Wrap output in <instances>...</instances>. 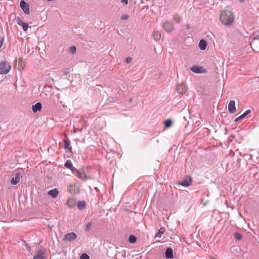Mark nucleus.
Masks as SVG:
<instances>
[{
  "label": "nucleus",
  "mask_w": 259,
  "mask_h": 259,
  "mask_svg": "<svg viewBox=\"0 0 259 259\" xmlns=\"http://www.w3.org/2000/svg\"><path fill=\"white\" fill-rule=\"evenodd\" d=\"M35 252H36L37 253L36 255H34L33 259H46V251L44 249H42V248L38 245L34 246Z\"/></svg>",
  "instance_id": "1"
},
{
  "label": "nucleus",
  "mask_w": 259,
  "mask_h": 259,
  "mask_svg": "<svg viewBox=\"0 0 259 259\" xmlns=\"http://www.w3.org/2000/svg\"><path fill=\"white\" fill-rule=\"evenodd\" d=\"M11 68V65L7 61L3 60L0 63V74H7L10 71Z\"/></svg>",
  "instance_id": "2"
},
{
  "label": "nucleus",
  "mask_w": 259,
  "mask_h": 259,
  "mask_svg": "<svg viewBox=\"0 0 259 259\" xmlns=\"http://www.w3.org/2000/svg\"><path fill=\"white\" fill-rule=\"evenodd\" d=\"M219 20L223 25L227 27L231 26L234 21V17H219Z\"/></svg>",
  "instance_id": "3"
},
{
  "label": "nucleus",
  "mask_w": 259,
  "mask_h": 259,
  "mask_svg": "<svg viewBox=\"0 0 259 259\" xmlns=\"http://www.w3.org/2000/svg\"><path fill=\"white\" fill-rule=\"evenodd\" d=\"M22 178V174L19 172L17 171L16 172L15 176L12 177L11 180V183L12 185H17L20 181V180Z\"/></svg>",
  "instance_id": "4"
},
{
  "label": "nucleus",
  "mask_w": 259,
  "mask_h": 259,
  "mask_svg": "<svg viewBox=\"0 0 259 259\" xmlns=\"http://www.w3.org/2000/svg\"><path fill=\"white\" fill-rule=\"evenodd\" d=\"M191 70L195 73H206V70L202 66L194 65L191 67Z\"/></svg>",
  "instance_id": "5"
},
{
  "label": "nucleus",
  "mask_w": 259,
  "mask_h": 259,
  "mask_svg": "<svg viewBox=\"0 0 259 259\" xmlns=\"http://www.w3.org/2000/svg\"><path fill=\"white\" fill-rule=\"evenodd\" d=\"M72 173L75 175L80 180L83 181L86 180V175L82 169L77 170L75 168Z\"/></svg>",
  "instance_id": "6"
},
{
  "label": "nucleus",
  "mask_w": 259,
  "mask_h": 259,
  "mask_svg": "<svg viewBox=\"0 0 259 259\" xmlns=\"http://www.w3.org/2000/svg\"><path fill=\"white\" fill-rule=\"evenodd\" d=\"M20 6L21 9L23 10L25 14H29V5L28 3L25 2L24 0L20 1Z\"/></svg>",
  "instance_id": "7"
},
{
  "label": "nucleus",
  "mask_w": 259,
  "mask_h": 259,
  "mask_svg": "<svg viewBox=\"0 0 259 259\" xmlns=\"http://www.w3.org/2000/svg\"><path fill=\"white\" fill-rule=\"evenodd\" d=\"M192 180L190 177L187 176L184 179L179 183V184L187 187L191 185Z\"/></svg>",
  "instance_id": "8"
},
{
  "label": "nucleus",
  "mask_w": 259,
  "mask_h": 259,
  "mask_svg": "<svg viewBox=\"0 0 259 259\" xmlns=\"http://www.w3.org/2000/svg\"><path fill=\"white\" fill-rule=\"evenodd\" d=\"M77 237L76 234L74 232H70L66 234L63 237L64 241H72Z\"/></svg>",
  "instance_id": "9"
},
{
  "label": "nucleus",
  "mask_w": 259,
  "mask_h": 259,
  "mask_svg": "<svg viewBox=\"0 0 259 259\" xmlns=\"http://www.w3.org/2000/svg\"><path fill=\"white\" fill-rule=\"evenodd\" d=\"M16 22L19 25L22 26V29L24 31H26L27 30L28 28V24L23 22L20 17H16Z\"/></svg>",
  "instance_id": "10"
},
{
  "label": "nucleus",
  "mask_w": 259,
  "mask_h": 259,
  "mask_svg": "<svg viewBox=\"0 0 259 259\" xmlns=\"http://www.w3.org/2000/svg\"><path fill=\"white\" fill-rule=\"evenodd\" d=\"M228 111L230 113H234L236 112L235 102L233 100L230 101L228 104Z\"/></svg>",
  "instance_id": "11"
},
{
  "label": "nucleus",
  "mask_w": 259,
  "mask_h": 259,
  "mask_svg": "<svg viewBox=\"0 0 259 259\" xmlns=\"http://www.w3.org/2000/svg\"><path fill=\"white\" fill-rule=\"evenodd\" d=\"M163 27L167 32H169L174 29L173 25L169 22H165L163 23Z\"/></svg>",
  "instance_id": "12"
},
{
  "label": "nucleus",
  "mask_w": 259,
  "mask_h": 259,
  "mask_svg": "<svg viewBox=\"0 0 259 259\" xmlns=\"http://www.w3.org/2000/svg\"><path fill=\"white\" fill-rule=\"evenodd\" d=\"M59 193V190L57 188H54L48 191V194L53 198H56L58 196Z\"/></svg>",
  "instance_id": "13"
},
{
  "label": "nucleus",
  "mask_w": 259,
  "mask_h": 259,
  "mask_svg": "<svg viewBox=\"0 0 259 259\" xmlns=\"http://www.w3.org/2000/svg\"><path fill=\"white\" fill-rule=\"evenodd\" d=\"M42 108V105L40 102H37L35 104L33 105L32 109L33 112L36 113L38 111H40Z\"/></svg>",
  "instance_id": "14"
},
{
  "label": "nucleus",
  "mask_w": 259,
  "mask_h": 259,
  "mask_svg": "<svg viewBox=\"0 0 259 259\" xmlns=\"http://www.w3.org/2000/svg\"><path fill=\"white\" fill-rule=\"evenodd\" d=\"M165 257L166 258H172L174 257L173 255V251L172 249L168 247L166 249L165 252Z\"/></svg>",
  "instance_id": "15"
},
{
  "label": "nucleus",
  "mask_w": 259,
  "mask_h": 259,
  "mask_svg": "<svg viewBox=\"0 0 259 259\" xmlns=\"http://www.w3.org/2000/svg\"><path fill=\"white\" fill-rule=\"evenodd\" d=\"M198 46L201 50L204 51L206 49L207 42L204 39H201L199 42Z\"/></svg>",
  "instance_id": "16"
},
{
  "label": "nucleus",
  "mask_w": 259,
  "mask_h": 259,
  "mask_svg": "<svg viewBox=\"0 0 259 259\" xmlns=\"http://www.w3.org/2000/svg\"><path fill=\"white\" fill-rule=\"evenodd\" d=\"M64 166L67 168L70 169L72 172L76 168L72 165V162L70 160H67L64 164Z\"/></svg>",
  "instance_id": "17"
},
{
  "label": "nucleus",
  "mask_w": 259,
  "mask_h": 259,
  "mask_svg": "<svg viewBox=\"0 0 259 259\" xmlns=\"http://www.w3.org/2000/svg\"><path fill=\"white\" fill-rule=\"evenodd\" d=\"M251 112V110L248 109L245 112H244L243 114H242L241 115H240L239 117L236 118L234 119V121L236 122L238 121L240 119H241L245 117L248 114L250 113Z\"/></svg>",
  "instance_id": "18"
},
{
  "label": "nucleus",
  "mask_w": 259,
  "mask_h": 259,
  "mask_svg": "<svg viewBox=\"0 0 259 259\" xmlns=\"http://www.w3.org/2000/svg\"><path fill=\"white\" fill-rule=\"evenodd\" d=\"M232 13L231 11L229 10H226L225 11L222 12L220 16H232Z\"/></svg>",
  "instance_id": "19"
},
{
  "label": "nucleus",
  "mask_w": 259,
  "mask_h": 259,
  "mask_svg": "<svg viewBox=\"0 0 259 259\" xmlns=\"http://www.w3.org/2000/svg\"><path fill=\"white\" fill-rule=\"evenodd\" d=\"M165 232V228L163 227L160 228L155 235V237L161 238L162 235Z\"/></svg>",
  "instance_id": "20"
},
{
  "label": "nucleus",
  "mask_w": 259,
  "mask_h": 259,
  "mask_svg": "<svg viewBox=\"0 0 259 259\" xmlns=\"http://www.w3.org/2000/svg\"><path fill=\"white\" fill-rule=\"evenodd\" d=\"M64 148L65 149H68L70 151H71L72 147L70 145V142L68 140L64 141Z\"/></svg>",
  "instance_id": "21"
},
{
  "label": "nucleus",
  "mask_w": 259,
  "mask_h": 259,
  "mask_svg": "<svg viewBox=\"0 0 259 259\" xmlns=\"http://www.w3.org/2000/svg\"><path fill=\"white\" fill-rule=\"evenodd\" d=\"M153 36L155 40H157L161 37V33L159 31H155L154 32Z\"/></svg>",
  "instance_id": "22"
},
{
  "label": "nucleus",
  "mask_w": 259,
  "mask_h": 259,
  "mask_svg": "<svg viewBox=\"0 0 259 259\" xmlns=\"http://www.w3.org/2000/svg\"><path fill=\"white\" fill-rule=\"evenodd\" d=\"M85 202L84 201H78L77 202V207L78 209L81 210L84 207Z\"/></svg>",
  "instance_id": "23"
},
{
  "label": "nucleus",
  "mask_w": 259,
  "mask_h": 259,
  "mask_svg": "<svg viewBox=\"0 0 259 259\" xmlns=\"http://www.w3.org/2000/svg\"><path fill=\"white\" fill-rule=\"evenodd\" d=\"M128 241L131 243H134L137 241V238L133 235H131L128 238Z\"/></svg>",
  "instance_id": "24"
},
{
  "label": "nucleus",
  "mask_w": 259,
  "mask_h": 259,
  "mask_svg": "<svg viewBox=\"0 0 259 259\" xmlns=\"http://www.w3.org/2000/svg\"><path fill=\"white\" fill-rule=\"evenodd\" d=\"M172 121L170 119H167L164 121V125L166 127H169L171 126Z\"/></svg>",
  "instance_id": "25"
},
{
  "label": "nucleus",
  "mask_w": 259,
  "mask_h": 259,
  "mask_svg": "<svg viewBox=\"0 0 259 259\" xmlns=\"http://www.w3.org/2000/svg\"><path fill=\"white\" fill-rule=\"evenodd\" d=\"M234 237L237 240H240L242 238V236L240 233L237 232L235 234Z\"/></svg>",
  "instance_id": "26"
},
{
  "label": "nucleus",
  "mask_w": 259,
  "mask_h": 259,
  "mask_svg": "<svg viewBox=\"0 0 259 259\" xmlns=\"http://www.w3.org/2000/svg\"><path fill=\"white\" fill-rule=\"evenodd\" d=\"M76 51V48L75 46H71L69 48V52L72 54H74Z\"/></svg>",
  "instance_id": "27"
},
{
  "label": "nucleus",
  "mask_w": 259,
  "mask_h": 259,
  "mask_svg": "<svg viewBox=\"0 0 259 259\" xmlns=\"http://www.w3.org/2000/svg\"><path fill=\"white\" fill-rule=\"evenodd\" d=\"M89 258H90L89 255L85 253H82L80 257V259H89Z\"/></svg>",
  "instance_id": "28"
},
{
  "label": "nucleus",
  "mask_w": 259,
  "mask_h": 259,
  "mask_svg": "<svg viewBox=\"0 0 259 259\" xmlns=\"http://www.w3.org/2000/svg\"><path fill=\"white\" fill-rule=\"evenodd\" d=\"M91 226H92L91 223H88L85 226V230L89 231L91 229Z\"/></svg>",
  "instance_id": "29"
},
{
  "label": "nucleus",
  "mask_w": 259,
  "mask_h": 259,
  "mask_svg": "<svg viewBox=\"0 0 259 259\" xmlns=\"http://www.w3.org/2000/svg\"><path fill=\"white\" fill-rule=\"evenodd\" d=\"M132 61V58L131 57H128L126 58L125 61L127 64L131 63Z\"/></svg>",
  "instance_id": "30"
},
{
  "label": "nucleus",
  "mask_w": 259,
  "mask_h": 259,
  "mask_svg": "<svg viewBox=\"0 0 259 259\" xmlns=\"http://www.w3.org/2000/svg\"><path fill=\"white\" fill-rule=\"evenodd\" d=\"M25 247L26 248V249L29 251V252L31 254H33V251H31V249H30V247L27 245V244H25Z\"/></svg>",
  "instance_id": "31"
},
{
  "label": "nucleus",
  "mask_w": 259,
  "mask_h": 259,
  "mask_svg": "<svg viewBox=\"0 0 259 259\" xmlns=\"http://www.w3.org/2000/svg\"><path fill=\"white\" fill-rule=\"evenodd\" d=\"M4 41V37H2L0 38V48L2 47Z\"/></svg>",
  "instance_id": "32"
},
{
  "label": "nucleus",
  "mask_w": 259,
  "mask_h": 259,
  "mask_svg": "<svg viewBox=\"0 0 259 259\" xmlns=\"http://www.w3.org/2000/svg\"><path fill=\"white\" fill-rule=\"evenodd\" d=\"M121 2L125 5H127L128 4V0H121Z\"/></svg>",
  "instance_id": "33"
},
{
  "label": "nucleus",
  "mask_w": 259,
  "mask_h": 259,
  "mask_svg": "<svg viewBox=\"0 0 259 259\" xmlns=\"http://www.w3.org/2000/svg\"><path fill=\"white\" fill-rule=\"evenodd\" d=\"M128 18V17H121V19L122 20H126Z\"/></svg>",
  "instance_id": "34"
},
{
  "label": "nucleus",
  "mask_w": 259,
  "mask_h": 259,
  "mask_svg": "<svg viewBox=\"0 0 259 259\" xmlns=\"http://www.w3.org/2000/svg\"><path fill=\"white\" fill-rule=\"evenodd\" d=\"M240 3H243L245 0H239Z\"/></svg>",
  "instance_id": "35"
},
{
  "label": "nucleus",
  "mask_w": 259,
  "mask_h": 259,
  "mask_svg": "<svg viewBox=\"0 0 259 259\" xmlns=\"http://www.w3.org/2000/svg\"><path fill=\"white\" fill-rule=\"evenodd\" d=\"M190 26H189V25H187V29L190 28Z\"/></svg>",
  "instance_id": "36"
}]
</instances>
